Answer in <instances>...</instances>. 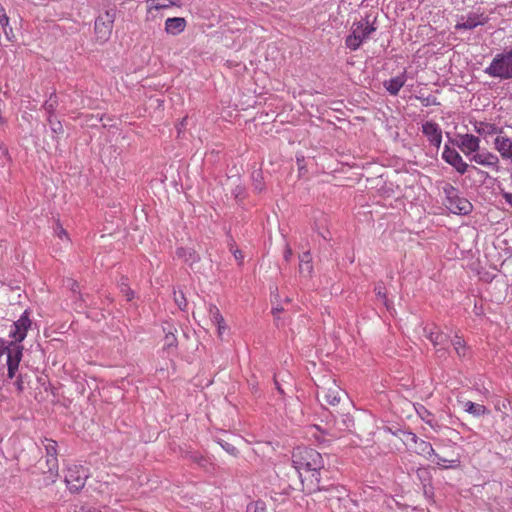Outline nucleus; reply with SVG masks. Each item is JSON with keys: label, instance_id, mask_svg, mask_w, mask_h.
Segmentation results:
<instances>
[{"label": "nucleus", "instance_id": "2eb2a0df", "mask_svg": "<svg viewBox=\"0 0 512 512\" xmlns=\"http://www.w3.org/2000/svg\"><path fill=\"white\" fill-rule=\"evenodd\" d=\"M446 207L455 214L463 215L470 213L472 210V204L466 198L460 197V195L448 202Z\"/></svg>", "mask_w": 512, "mask_h": 512}, {"label": "nucleus", "instance_id": "a211bd4d", "mask_svg": "<svg viewBox=\"0 0 512 512\" xmlns=\"http://www.w3.org/2000/svg\"><path fill=\"white\" fill-rule=\"evenodd\" d=\"M352 30L359 35V38L362 41H365L370 37V35L376 31V27L373 24H369L368 21L363 22L359 21L354 23L352 26Z\"/></svg>", "mask_w": 512, "mask_h": 512}, {"label": "nucleus", "instance_id": "5fc2aeb1", "mask_svg": "<svg viewBox=\"0 0 512 512\" xmlns=\"http://www.w3.org/2000/svg\"><path fill=\"white\" fill-rule=\"evenodd\" d=\"M274 381H275V385H276L277 389H278L280 392H282V390H281V388H280V386H279V383H278V381H277L276 377L274 378Z\"/></svg>", "mask_w": 512, "mask_h": 512}, {"label": "nucleus", "instance_id": "680f3d73", "mask_svg": "<svg viewBox=\"0 0 512 512\" xmlns=\"http://www.w3.org/2000/svg\"><path fill=\"white\" fill-rule=\"evenodd\" d=\"M511 179H512V173H511Z\"/></svg>", "mask_w": 512, "mask_h": 512}, {"label": "nucleus", "instance_id": "a18cd8bd", "mask_svg": "<svg viewBox=\"0 0 512 512\" xmlns=\"http://www.w3.org/2000/svg\"><path fill=\"white\" fill-rule=\"evenodd\" d=\"M420 416L425 421V423H427L428 425L433 427V422H432V419L430 418L431 417V413L429 411L424 409L423 414H420Z\"/></svg>", "mask_w": 512, "mask_h": 512}, {"label": "nucleus", "instance_id": "0eeeda50", "mask_svg": "<svg viewBox=\"0 0 512 512\" xmlns=\"http://www.w3.org/2000/svg\"><path fill=\"white\" fill-rule=\"evenodd\" d=\"M488 22V16L484 13L470 12L467 15L461 16L460 20L455 25L456 30H472L479 25H484Z\"/></svg>", "mask_w": 512, "mask_h": 512}, {"label": "nucleus", "instance_id": "9b49d317", "mask_svg": "<svg viewBox=\"0 0 512 512\" xmlns=\"http://www.w3.org/2000/svg\"><path fill=\"white\" fill-rule=\"evenodd\" d=\"M447 137L451 144L457 145L466 154L476 152L479 149L480 140L472 134L459 135L460 141L458 142L451 139L449 133H447Z\"/></svg>", "mask_w": 512, "mask_h": 512}, {"label": "nucleus", "instance_id": "f704fd0d", "mask_svg": "<svg viewBox=\"0 0 512 512\" xmlns=\"http://www.w3.org/2000/svg\"><path fill=\"white\" fill-rule=\"evenodd\" d=\"M219 444L230 455H233V456H237L238 455V450H237V448L234 445H232V444H230V443H228L226 441H223V440L219 441Z\"/></svg>", "mask_w": 512, "mask_h": 512}, {"label": "nucleus", "instance_id": "2f4dec72", "mask_svg": "<svg viewBox=\"0 0 512 512\" xmlns=\"http://www.w3.org/2000/svg\"><path fill=\"white\" fill-rule=\"evenodd\" d=\"M48 122L54 134L59 135L64 132L63 126L60 121L54 119L52 116H48Z\"/></svg>", "mask_w": 512, "mask_h": 512}, {"label": "nucleus", "instance_id": "37998d69", "mask_svg": "<svg viewBox=\"0 0 512 512\" xmlns=\"http://www.w3.org/2000/svg\"><path fill=\"white\" fill-rule=\"evenodd\" d=\"M55 234L60 239L66 238L68 240V234H67L66 230L59 223H57V225L55 227Z\"/></svg>", "mask_w": 512, "mask_h": 512}, {"label": "nucleus", "instance_id": "603ef678", "mask_svg": "<svg viewBox=\"0 0 512 512\" xmlns=\"http://www.w3.org/2000/svg\"><path fill=\"white\" fill-rule=\"evenodd\" d=\"M186 120H187V118H184V119L181 121L180 126L178 127L179 132L181 131V128H182V127H184Z\"/></svg>", "mask_w": 512, "mask_h": 512}, {"label": "nucleus", "instance_id": "4468645a", "mask_svg": "<svg viewBox=\"0 0 512 512\" xmlns=\"http://www.w3.org/2000/svg\"><path fill=\"white\" fill-rule=\"evenodd\" d=\"M424 333L427 339H429L436 348L446 346L449 342L448 334L440 331L436 325H433L430 329L424 328Z\"/></svg>", "mask_w": 512, "mask_h": 512}, {"label": "nucleus", "instance_id": "cd10ccee", "mask_svg": "<svg viewBox=\"0 0 512 512\" xmlns=\"http://www.w3.org/2000/svg\"><path fill=\"white\" fill-rule=\"evenodd\" d=\"M43 484L44 485H50L54 483L58 477V469H52L51 467H48V470H43Z\"/></svg>", "mask_w": 512, "mask_h": 512}, {"label": "nucleus", "instance_id": "4d7b16f0", "mask_svg": "<svg viewBox=\"0 0 512 512\" xmlns=\"http://www.w3.org/2000/svg\"><path fill=\"white\" fill-rule=\"evenodd\" d=\"M279 311H280V309H279V308H274V309H273V313H274V314L278 313Z\"/></svg>", "mask_w": 512, "mask_h": 512}, {"label": "nucleus", "instance_id": "f3484780", "mask_svg": "<svg viewBox=\"0 0 512 512\" xmlns=\"http://www.w3.org/2000/svg\"><path fill=\"white\" fill-rule=\"evenodd\" d=\"M46 465L52 469H58L57 442L51 439L45 440Z\"/></svg>", "mask_w": 512, "mask_h": 512}, {"label": "nucleus", "instance_id": "de8ad7c7", "mask_svg": "<svg viewBox=\"0 0 512 512\" xmlns=\"http://www.w3.org/2000/svg\"><path fill=\"white\" fill-rule=\"evenodd\" d=\"M231 251H232V253H233V255H234L236 260L241 261L243 259L244 256H243L241 250L231 248Z\"/></svg>", "mask_w": 512, "mask_h": 512}, {"label": "nucleus", "instance_id": "c85d7f7f", "mask_svg": "<svg viewBox=\"0 0 512 512\" xmlns=\"http://www.w3.org/2000/svg\"><path fill=\"white\" fill-rule=\"evenodd\" d=\"M475 129L479 134H492L495 133L496 127L493 124L479 122L475 125Z\"/></svg>", "mask_w": 512, "mask_h": 512}, {"label": "nucleus", "instance_id": "f03ea898", "mask_svg": "<svg viewBox=\"0 0 512 512\" xmlns=\"http://www.w3.org/2000/svg\"><path fill=\"white\" fill-rule=\"evenodd\" d=\"M23 347L13 342L0 339V373H3L7 366V375L10 379L14 378L22 359Z\"/></svg>", "mask_w": 512, "mask_h": 512}, {"label": "nucleus", "instance_id": "a19ab883", "mask_svg": "<svg viewBox=\"0 0 512 512\" xmlns=\"http://www.w3.org/2000/svg\"><path fill=\"white\" fill-rule=\"evenodd\" d=\"M300 263L299 264H312V257L310 251H305L300 255L299 257Z\"/></svg>", "mask_w": 512, "mask_h": 512}, {"label": "nucleus", "instance_id": "bf43d9fd", "mask_svg": "<svg viewBox=\"0 0 512 512\" xmlns=\"http://www.w3.org/2000/svg\"><path fill=\"white\" fill-rule=\"evenodd\" d=\"M7 32H8V33H9V32H12V28L7 29Z\"/></svg>", "mask_w": 512, "mask_h": 512}, {"label": "nucleus", "instance_id": "c03bdc74", "mask_svg": "<svg viewBox=\"0 0 512 512\" xmlns=\"http://www.w3.org/2000/svg\"><path fill=\"white\" fill-rule=\"evenodd\" d=\"M15 386H16L18 392H20V393L23 392V390H24V379H23V376L21 374L17 377V379L15 381Z\"/></svg>", "mask_w": 512, "mask_h": 512}, {"label": "nucleus", "instance_id": "864d4df0", "mask_svg": "<svg viewBox=\"0 0 512 512\" xmlns=\"http://www.w3.org/2000/svg\"><path fill=\"white\" fill-rule=\"evenodd\" d=\"M255 189H257L258 191H261L262 190L261 183L255 184Z\"/></svg>", "mask_w": 512, "mask_h": 512}, {"label": "nucleus", "instance_id": "ddd939ff", "mask_svg": "<svg viewBox=\"0 0 512 512\" xmlns=\"http://www.w3.org/2000/svg\"><path fill=\"white\" fill-rule=\"evenodd\" d=\"M494 148L499 152L503 160L512 163V139L498 135L494 140Z\"/></svg>", "mask_w": 512, "mask_h": 512}, {"label": "nucleus", "instance_id": "6ab92c4d", "mask_svg": "<svg viewBox=\"0 0 512 512\" xmlns=\"http://www.w3.org/2000/svg\"><path fill=\"white\" fill-rule=\"evenodd\" d=\"M459 402L462 404L464 411L471 414L474 417H481V416L489 413V410L484 405L474 403L469 400H467V401L459 400Z\"/></svg>", "mask_w": 512, "mask_h": 512}, {"label": "nucleus", "instance_id": "ea45409f", "mask_svg": "<svg viewBox=\"0 0 512 512\" xmlns=\"http://www.w3.org/2000/svg\"><path fill=\"white\" fill-rule=\"evenodd\" d=\"M0 24H1L2 28L4 29L6 36L9 38V34L7 32V27L9 25V18L6 16L5 13H3V14L0 13Z\"/></svg>", "mask_w": 512, "mask_h": 512}, {"label": "nucleus", "instance_id": "1a4fd4ad", "mask_svg": "<svg viewBox=\"0 0 512 512\" xmlns=\"http://www.w3.org/2000/svg\"><path fill=\"white\" fill-rule=\"evenodd\" d=\"M404 438L403 441L405 442H413L416 445L415 452L419 455H423L428 459H431L432 455L434 454V449L432 445L422 439H419L416 434L412 432H406L401 431Z\"/></svg>", "mask_w": 512, "mask_h": 512}, {"label": "nucleus", "instance_id": "4be33fe9", "mask_svg": "<svg viewBox=\"0 0 512 512\" xmlns=\"http://www.w3.org/2000/svg\"><path fill=\"white\" fill-rule=\"evenodd\" d=\"M176 255L182 258L186 263L192 265L199 260L197 253L191 248L180 247L176 251Z\"/></svg>", "mask_w": 512, "mask_h": 512}, {"label": "nucleus", "instance_id": "13d9d810", "mask_svg": "<svg viewBox=\"0 0 512 512\" xmlns=\"http://www.w3.org/2000/svg\"><path fill=\"white\" fill-rule=\"evenodd\" d=\"M2 154H3V156H6L7 152L6 151H2Z\"/></svg>", "mask_w": 512, "mask_h": 512}, {"label": "nucleus", "instance_id": "c756f323", "mask_svg": "<svg viewBox=\"0 0 512 512\" xmlns=\"http://www.w3.org/2000/svg\"><path fill=\"white\" fill-rule=\"evenodd\" d=\"M58 101L55 95H51L50 98L44 103L43 107L49 116L53 117V113L56 110Z\"/></svg>", "mask_w": 512, "mask_h": 512}, {"label": "nucleus", "instance_id": "423d86ee", "mask_svg": "<svg viewBox=\"0 0 512 512\" xmlns=\"http://www.w3.org/2000/svg\"><path fill=\"white\" fill-rule=\"evenodd\" d=\"M88 478L87 470L83 467L73 466L68 469L65 476V482L71 492L80 491Z\"/></svg>", "mask_w": 512, "mask_h": 512}, {"label": "nucleus", "instance_id": "e433bc0d", "mask_svg": "<svg viewBox=\"0 0 512 512\" xmlns=\"http://www.w3.org/2000/svg\"><path fill=\"white\" fill-rule=\"evenodd\" d=\"M313 271L312 264H299V273L304 277L311 276Z\"/></svg>", "mask_w": 512, "mask_h": 512}, {"label": "nucleus", "instance_id": "58836bf2", "mask_svg": "<svg viewBox=\"0 0 512 512\" xmlns=\"http://www.w3.org/2000/svg\"><path fill=\"white\" fill-rule=\"evenodd\" d=\"M121 292L126 296L127 301H130L133 298V291L128 287L127 283L124 281L120 284Z\"/></svg>", "mask_w": 512, "mask_h": 512}, {"label": "nucleus", "instance_id": "39448f33", "mask_svg": "<svg viewBox=\"0 0 512 512\" xmlns=\"http://www.w3.org/2000/svg\"><path fill=\"white\" fill-rule=\"evenodd\" d=\"M116 17V9L114 7L107 9L95 21V31L98 38L105 41L109 38L113 22Z\"/></svg>", "mask_w": 512, "mask_h": 512}, {"label": "nucleus", "instance_id": "6e6552de", "mask_svg": "<svg viewBox=\"0 0 512 512\" xmlns=\"http://www.w3.org/2000/svg\"><path fill=\"white\" fill-rule=\"evenodd\" d=\"M31 326V320L28 317L27 311L16 321L11 327L9 336L14 339V343L22 342L26 335L29 327Z\"/></svg>", "mask_w": 512, "mask_h": 512}, {"label": "nucleus", "instance_id": "c9c22d12", "mask_svg": "<svg viewBox=\"0 0 512 512\" xmlns=\"http://www.w3.org/2000/svg\"><path fill=\"white\" fill-rule=\"evenodd\" d=\"M177 345V339L174 333L168 332L165 335V346L167 348L176 347Z\"/></svg>", "mask_w": 512, "mask_h": 512}, {"label": "nucleus", "instance_id": "79ce46f5", "mask_svg": "<svg viewBox=\"0 0 512 512\" xmlns=\"http://www.w3.org/2000/svg\"><path fill=\"white\" fill-rule=\"evenodd\" d=\"M432 456L434 457L433 459H431L432 462H434L437 465L442 466L444 468L448 467L447 465H445V463L449 462L448 460L442 458L441 456H439L435 452H434V454Z\"/></svg>", "mask_w": 512, "mask_h": 512}, {"label": "nucleus", "instance_id": "5701e85b", "mask_svg": "<svg viewBox=\"0 0 512 512\" xmlns=\"http://www.w3.org/2000/svg\"><path fill=\"white\" fill-rule=\"evenodd\" d=\"M148 10L152 9L161 10L171 6H180V4L174 0H147Z\"/></svg>", "mask_w": 512, "mask_h": 512}, {"label": "nucleus", "instance_id": "b1692460", "mask_svg": "<svg viewBox=\"0 0 512 512\" xmlns=\"http://www.w3.org/2000/svg\"><path fill=\"white\" fill-rule=\"evenodd\" d=\"M209 317L211 321L218 326V333L221 335L222 331L225 329V327L222 325L224 319L220 314L219 309L215 305L209 306Z\"/></svg>", "mask_w": 512, "mask_h": 512}, {"label": "nucleus", "instance_id": "20e7f679", "mask_svg": "<svg viewBox=\"0 0 512 512\" xmlns=\"http://www.w3.org/2000/svg\"><path fill=\"white\" fill-rule=\"evenodd\" d=\"M317 388V396L322 397L330 405L338 404L345 395V392L331 379H327L322 385H317Z\"/></svg>", "mask_w": 512, "mask_h": 512}, {"label": "nucleus", "instance_id": "7ed1b4c3", "mask_svg": "<svg viewBox=\"0 0 512 512\" xmlns=\"http://www.w3.org/2000/svg\"><path fill=\"white\" fill-rule=\"evenodd\" d=\"M484 72L500 80L512 79V48L496 54Z\"/></svg>", "mask_w": 512, "mask_h": 512}, {"label": "nucleus", "instance_id": "aec40b11", "mask_svg": "<svg viewBox=\"0 0 512 512\" xmlns=\"http://www.w3.org/2000/svg\"><path fill=\"white\" fill-rule=\"evenodd\" d=\"M406 82V75L402 73L384 82V87L391 95H397Z\"/></svg>", "mask_w": 512, "mask_h": 512}, {"label": "nucleus", "instance_id": "473e14b6", "mask_svg": "<svg viewBox=\"0 0 512 512\" xmlns=\"http://www.w3.org/2000/svg\"><path fill=\"white\" fill-rule=\"evenodd\" d=\"M174 301L181 310L187 307V301L182 291L174 292Z\"/></svg>", "mask_w": 512, "mask_h": 512}, {"label": "nucleus", "instance_id": "6e6d98bb", "mask_svg": "<svg viewBox=\"0 0 512 512\" xmlns=\"http://www.w3.org/2000/svg\"><path fill=\"white\" fill-rule=\"evenodd\" d=\"M77 286H78V285H77V283H76V282H72L71 289H72L73 291H75V287H77Z\"/></svg>", "mask_w": 512, "mask_h": 512}, {"label": "nucleus", "instance_id": "dca6fc26", "mask_svg": "<svg viewBox=\"0 0 512 512\" xmlns=\"http://www.w3.org/2000/svg\"><path fill=\"white\" fill-rule=\"evenodd\" d=\"M187 25V21L182 17L167 18L165 21V31L167 34L178 35L182 33Z\"/></svg>", "mask_w": 512, "mask_h": 512}, {"label": "nucleus", "instance_id": "7c9ffc66", "mask_svg": "<svg viewBox=\"0 0 512 512\" xmlns=\"http://www.w3.org/2000/svg\"><path fill=\"white\" fill-rule=\"evenodd\" d=\"M338 424L341 429L351 430L354 426V419L349 414H342L341 421Z\"/></svg>", "mask_w": 512, "mask_h": 512}, {"label": "nucleus", "instance_id": "052dcab7", "mask_svg": "<svg viewBox=\"0 0 512 512\" xmlns=\"http://www.w3.org/2000/svg\"><path fill=\"white\" fill-rule=\"evenodd\" d=\"M7 32H8V33H9V32H12V28L7 29Z\"/></svg>", "mask_w": 512, "mask_h": 512}, {"label": "nucleus", "instance_id": "f257e3e1", "mask_svg": "<svg viewBox=\"0 0 512 512\" xmlns=\"http://www.w3.org/2000/svg\"><path fill=\"white\" fill-rule=\"evenodd\" d=\"M292 464L303 490L313 493L320 490V470L324 468L321 454L313 448L297 447L292 452Z\"/></svg>", "mask_w": 512, "mask_h": 512}, {"label": "nucleus", "instance_id": "3c124183", "mask_svg": "<svg viewBox=\"0 0 512 512\" xmlns=\"http://www.w3.org/2000/svg\"><path fill=\"white\" fill-rule=\"evenodd\" d=\"M292 256V249L289 246H286L285 252H284V259L286 261H289Z\"/></svg>", "mask_w": 512, "mask_h": 512}, {"label": "nucleus", "instance_id": "49530a36", "mask_svg": "<svg viewBox=\"0 0 512 512\" xmlns=\"http://www.w3.org/2000/svg\"><path fill=\"white\" fill-rule=\"evenodd\" d=\"M448 353L446 346H442L436 349V354L439 358H445Z\"/></svg>", "mask_w": 512, "mask_h": 512}, {"label": "nucleus", "instance_id": "a878e982", "mask_svg": "<svg viewBox=\"0 0 512 512\" xmlns=\"http://www.w3.org/2000/svg\"><path fill=\"white\" fill-rule=\"evenodd\" d=\"M451 344L453 345L454 350L458 356H465L466 343L460 336L455 335L454 338L451 340Z\"/></svg>", "mask_w": 512, "mask_h": 512}, {"label": "nucleus", "instance_id": "4c0bfd02", "mask_svg": "<svg viewBox=\"0 0 512 512\" xmlns=\"http://www.w3.org/2000/svg\"><path fill=\"white\" fill-rule=\"evenodd\" d=\"M265 512V504L263 502H256L255 504H250L247 507V512Z\"/></svg>", "mask_w": 512, "mask_h": 512}, {"label": "nucleus", "instance_id": "f8f14e48", "mask_svg": "<svg viewBox=\"0 0 512 512\" xmlns=\"http://www.w3.org/2000/svg\"><path fill=\"white\" fill-rule=\"evenodd\" d=\"M422 132L427 137L431 145L439 148L442 142V131L435 122L428 121L422 125Z\"/></svg>", "mask_w": 512, "mask_h": 512}, {"label": "nucleus", "instance_id": "412c9836", "mask_svg": "<svg viewBox=\"0 0 512 512\" xmlns=\"http://www.w3.org/2000/svg\"><path fill=\"white\" fill-rule=\"evenodd\" d=\"M471 160L476 162L477 164L487 167H497V164L499 162L498 157L491 152L475 154L473 155Z\"/></svg>", "mask_w": 512, "mask_h": 512}, {"label": "nucleus", "instance_id": "393cba45", "mask_svg": "<svg viewBox=\"0 0 512 512\" xmlns=\"http://www.w3.org/2000/svg\"><path fill=\"white\" fill-rule=\"evenodd\" d=\"M345 43L350 50L355 51L361 46L363 41L359 38V35L352 30L351 34L347 36Z\"/></svg>", "mask_w": 512, "mask_h": 512}, {"label": "nucleus", "instance_id": "72a5a7b5", "mask_svg": "<svg viewBox=\"0 0 512 512\" xmlns=\"http://www.w3.org/2000/svg\"><path fill=\"white\" fill-rule=\"evenodd\" d=\"M374 291H375L377 297L379 299H381L384 302V304L388 307L387 299H386V293H385V287L383 286V284L382 283H378L375 286Z\"/></svg>", "mask_w": 512, "mask_h": 512}, {"label": "nucleus", "instance_id": "9d476101", "mask_svg": "<svg viewBox=\"0 0 512 512\" xmlns=\"http://www.w3.org/2000/svg\"><path fill=\"white\" fill-rule=\"evenodd\" d=\"M442 158L460 174H465L468 169V164L465 163L460 154L455 150L451 149L448 145H445Z\"/></svg>", "mask_w": 512, "mask_h": 512}, {"label": "nucleus", "instance_id": "8fccbe9b", "mask_svg": "<svg viewBox=\"0 0 512 512\" xmlns=\"http://www.w3.org/2000/svg\"><path fill=\"white\" fill-rule=\"evenodd\" d=\"M504 200L506 203H508L510 206H512V193L504 192L502 194Z\"/></svg>", "mask_w": 512, "mask_h": 512}, {"label": "nucleus", "instance_id": "bb28decb", "mask_svg": "<svg viewBox=\"0 0 512 512\" xmlns=\"http://www.w3.org/2000/svg\"><path fill=\"white\" fill-rule=\"evenodd\" d=\"M443 193L445 195V204L455 199L459 195V190L450 183L443 186Z\"/></svg>", "mask_w": 512, "mask_h": 512}, {"label": "nucleus", "instance_id": "09e8293b", "mask_svg": "<svg viewBox=\"0 0 512 512\" xmlns=\"http://www.w3.org/2000/svg\"><path fill=\"white\" fill-rule=\"evenodd\" d=\"M439 103L436 101L435 97H427L424 99V105H438Z\"/></svg>", "mask_w": 512, "mask_h": 512}]
</instances>
